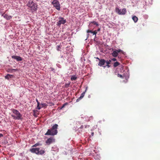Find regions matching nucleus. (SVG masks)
Masks as SVG:
<instances>
[{"instance_id": "nucleus-1", "label": "nucleus", "mask_w": 160, "mask_h": 160, "mask_svg": "<svg viewBox=\"0 0 160 160\" xmlns=\"http://www.w3.org/2000/svg\"><path fill=\"white\" fill-rule=\"evenodd\" d=\"M58 127L57 124H55L50 129L48 130L47 132L45 134L46 135L54 136L56 135L58 132L57 129Z\"/></svg>"}, {"instance_id": "nucleus-2", "label": "nucleus", "mask_w": 160, "mask_h": 160, "mask_svg": "<svg viewBox=\"0 0 160 160\" xmlns=\"http://www.w3.org/2000/svg\"><path fill=\"white\" fill-rule=\"evenodd\" d=\"M12 112L11 116L15 120H21L22 119V114L19 111L15 109H12Z\"/></svg>"}, {"instance_id": "nucleus-3", "label": "nucleus", "mask_w": 160, "mask_h": 160, "mask_svg": "<svg viewBox=\"0 0 160 160\" xmlns=\"http://www.w3.org/2000/svg\"><path fill=\"white\" fill-rule=\"evenodd\" d=\"M27 6L29 9L33 11H34L37 9V5L33 1H29L27 4Z\"/></svg>"}, {"instance_id": "nucleus-4", "label": "nucleus", "mask_w": 160, "mask_h": 160, "mask_svg": "<svg viewBox=\"0 0 160 160\" xmlns=\"http://www.w3.org/2000/svg\"><path fill=\"white\" fill-rule=\"evenodd\" d=\"M115 11L116 12L118 13L119 15H124L127 12L126 9L125 8H123L122 9L121 11L120 9L118 8H116Z\"/></svg>"}, {"instance_id": "nucleus-5", "label": "nucleus", "mask_w": 160, "mask_h": 160, "mask_svg": "<svg viewBox=\"0 0 160 160\" xmlns=\"http://www.w3.org/2000/svg\"><path fill=\"white\" fill-rule=\"evenodd\" d=\"M58 19L59 20L57 23V25L58 26H60L61 24H64L66 22V20L62 17H59Z\"/></svg>"}, {"instance_id": "nucleus-6", "label": "nucleus", "mask_w": 160, "mask_h": 160, "mask_svg": "<svg viewBox=\"0 0 160 160\" xmlns=\"http://www.w3.org/2000/svg\"><path fill=\"white\" fill-rule=\"evenodd\" d=\"M52 4L58 10H60V5L58 1L57 0H54L52 2Z\"/></svg>"}, {"instance_id": "nucleus-7", "label": "nucleus", "mask_w": 160, "mask_h": 160, "mask_svg": "<svg viewBox=\"0 0 160 160\" xmlns=\"http://www.w3.org/2000/svg\"><path fill=\"white\" fill-rule=\"evenodd\" d=\"M40 150L39 148H32L30 149V151L33 153H35L37 155L39 154V150Z\"/></svg>"}, {"instance_id": "nucleus-8", "label": "nucleus", "mask_w": 160, "mask_h": 160, "mask_svg": "<svg viewBox=\"0 0 160 160\" xmlns=\"http://www.w3.org/2000/svg\"><path fill=\"white\" fill-rule=\"evenodd\" d=\"M55 139L53 137H51L48 138L46 141V142L48 145H50L53 142H55Z\"/></svg>"}, {"instance_id": "nucleus-9", "label": "nucleus", "mask_w": 160, "mask_h": 160, "mask_svg": "<svg viewBox=\"0 0 160 160\" xmlns=\"http://www.w3.org/2000/svg\"><path fill=\"white\" fill-rule=\"evenodd\" d=\"M12 58L18 61H22V58L21 57L18 56L12 55Z\"/></svg>"}, {"instance_id": "nucleus-10", "label": "nucleus", "mask_w": 160, "mask_h": 160, "mask_svg": "<svg viewBox=\"0 0 160 160\" xmlns=\"http://www.w3.org/2000/svg\"><path fill=\"white\" fill-rule=\"evenodd\" d=\"M2 16H3L7 20H9L11 19L12 16H11L8 15L7 14L5 13L2 15Z\"/></svg>"}, {"instance_id": "nucleus-11", "label": "nucleus", "mask_w": 160, "mask_h": 160, "mask_svg": "<svg viewBox=\"0 0 160 160\" xmlns=\"http://www.w3.org/2000/svg\"><path fill=\"white\" fill-rule=\"evenodd\" d=\"M105 62V60L104 59H101V60H99V61L98 64V65L100 67H101L102 66V65H104Z\"/></svg>"}, {"instance_id": "nucleus-12", "label": "nucleus", "mask_w": 160, "mask_h": 160, "mask_svg": "<svg viewBox=\"0 0 160 160\" xmlns=\"http://www.w3.org/2000/svg\"><path fill=\"white\" fill-rule=\"evenodd\" d=\"M87 88H86V89L85 90V91L82 93L80 97L79 98H78V99H77V100H76L77 102H79L80 101V100L81 99L84 97V96L85 95V93L87 91Z\"/></svg>"}, {"instance_id": "nucleus-13", "label": "nucleus", "mask_w": 160, "mask_h": 160, "mask_svg": "<svg viewBox=\"0 0 160 160\" xmlns=\"http://www.w3.org/2000/svg\"><path fill=\"white\" fill-rule=\"evenodd\" d=\"M13 77V76L12 75L8 74L5 76V79H9V78H12Z\"/></svg>"}, {"instance_id": "nucleus-14", "label": "nucleus", "mask_w": 160, "mask_h": 160, "mask_svg": "<svg viewBox=\"0 0 160 160\" xmlns=\"http://www.w3.org/2000/svg\"><path fill=\"white\" fill-rule=\"evenodd\" d=\"M112 55L113 57H116L118 56V52H117V51H116L115 50L113 52L112 54Z\"/></svg>"}, {"instance_id": "nucleus-15", "label": "nucleus", "mask_w": 160, "mask_h": 160, "mask_svg": "<svg viewBox=\"0 0 160 160\" xmlns=\"http://www.w3.org/2000/svg\"><path fill=\"white\" fill-rule=\"evenodd\" d=\"M17 70L16 69H8L7 71L8 72H13V71H16Z\"/></svg>"}, {"instance_id": "nucleus-16", "label": "nucleus", "mask_w": 160, "mask_h": 160, "mask_svg": "<svg viewBox=\"0 0 160 160\" xmlns=\"http://www.w3.org/2000/svg\"><path fill=\"white\" fill-rule=\"evenodd\" d=\"M132 19L135 22H137L138 19V18L136 16L133 17L132 18Z\"/></svg>"}, {"instance_id": "nucleus-17", "label": "nucleus", "mask_w": 160, "mask_h": 160, "mask_svg": "<svg viewBox=\"0 0 160 160\" xmlns=\"http://www.w3.org/2000/svg\"><path fill=\"white\" fill-rule=\"evenodd\" d=\"M120 64V63H119L118 62H116L114 63L113 66L114 67H116L118 66Z\"/></svg>"}, {"instance_id": "nucleus-18", "label": "nucleus", "mask_w": 160, "mask_h": 160, "mask_svg": "<svg viewBox=\"0 0 160 160\" xmlns=\"http://www.w3.org/2000/svg\"><path fill=\"white\" fill-rule=\"evenodd\" d=\"M39 154L40 155H42L45 152V151L43 150H39Z\"/></svg>"}, {"instance_id": "nucleus-19", "label": "nucleus", "mask_w": 160, "mask_h": 160, "mask_svg": "<svg viewBox=\"0 0 160 160\" xmlns=\"http://www.w3.org/2000/svg\"><path fill=\"white\" fill-rule=\"evenodd\" d=\"M48 106V105L45 103H42L41 104V106L42 108H46Z\"/></svg>"}, {"instance_id": "nucleus-20", "label": "nucleus", "mask_w": 160, "mask_h": 160, "mask_svg": "<svg viewBox=\"0 0 160 160\" xmlns=\"http://www.w3.org/2000/svg\"><path fill=\"white\" fill-rule=\"evenodd\" d=\"M90 23H92L93 24L96 25V26H98L99 25V24L97 22H96L94 21L90 22Z\"/></svg>"}, {"instance_id": "nucleus-21", "label": "nucleus", "mask_w": 160, "mask_h": 160, "mask_svg": "<svg viewBox=\"0 0 160 160\" xmlns=\"http://www.w3.org/2000/svg\"><path fill=\"white\" fill-rule=\"evenodd\" d=\"M77 78L75 76H72L71 78V81H73L74 80H75Z\"/></svg>"}, {"instance_id": "nucleus-22", "label": "nucleus", "mask_w": 160, "mask_h": 160, "mask_svg": "<svg viewBox=\"0 0 160 160\" xmlns=\"http://www.w3.org/2000/svg\"><path fill=\"white\" fill-rule=\"evenodd\" d=\"M111 60H107L106 61V62L107 64H109L111 63Z\"/></svg>"}, {"instance_id": "nucleus-23", "label": "nucleus", "mask_w": 160, "mask_h": 160, "mask_svg": "<svg viewBox=\"0 0 160 160\" xmlns=\"http://www.w3.org/2000/svg\"><path fill=\"white\" fill-rule=\"evenodd\" d=\"M118 77L122 78H123V77L122 75L119 74H118Z\"/></svg>"}, {"instance_id": "nucleus-24", "label": "nucleus", "mask_w": 160, "mask_h": 160, "mask_svg": "<svg viewBox=\"0 0 160 160\" xmlns=\"http://www.w3.org/2000/svg\"><path fill=\"white\" fill-rule=\"evenodd\" d=\"M39 145H40V144H39L38 143H37L33 145L32 146V147H37V146H39Z\"/></svg>"}, {"instance_id": "nucleus-25", "label": "nucleus", "mask_w": 160, "mask_h": 160, "mask_svg": "<svg viewBox=\"0 0 160 160\" xmlns=\"http://www.w3.org/2000/svg\"><path fill=\"white\" fill-rule=\"evenodd\" d=\"M67 104V103H65L61 107V108H60V109H62L64 107L66 106V105Z\"/></svg>"}, {"instance_id": "nucleus-26", "label": "nucleus", "mask_w": 160, "mask_h": 160, "mask_svg": "<svg viewBox=\"0 0 160 160\" xmlns=\"http://www.w3.org/2000/svg\"><path fill=\"white\" fill-rule=\"evenodd\" d=\"M116 50V51H117V52H118V53L119 52H121L122 51L120 49H118V50Z\"/></svg>"}, {"instance_id": "nucleus-27", "label": "nucleus", "mask_w": 160, "mask_h": 160, "mask_svg": "<svg viewBox=\"0 0 160 160\" xmlns=\"http://www.w3.org/2000/svg\"><path fill=\"white\" fill-rule=\"evenodd\" d=\"M93 32L91 30H88L87 31V32L88 33L89 32L92 33Z\"/></svg>"}, {"instance_id": "nucleus-28", "label": "nucleus", "mask_w": 160, "mask_h": 160, "mask_svg": "<svg viewBox=\"0 0 160 160\" xmlns=\"http://www.w3.org/2000/svg\"><path fill=\"white\" fill-rule=\"evenodd\" d=\"M97 33V31L96 30H95L92 33L93 34L95 35V37L96 36V34Z\"/></svg>"}, {"instance_id": "nucleus-29", "label": "nucleus", "mask_w": 160, "mask_h": 160, "mask_svg": "<svg viewBox=\"0 0 160 160\" xmlns=\"http://www.w3.org/2000/svg\"><path fill=\"white\" fill-rule=\"evenodd\" d=\"M42 108L41 107V106H38L37 105V108L38 109V110H40L41 108Z\"/></svg>"}, {"instance_id": "nucleus-30", "label": "nucleus", "mask_w": 160, "mask_h": 160, "mask_svg": "<svg viewBox=\"0 0 160 160\" xmlns=\"http://www.w3.org/2000/svg\"><path fill=\"white\" fill-rule=\"evenodd\" d=\"M61 48V47H60V46H58V48L57 49V50L58 51H60L59 48Z\"/></svg>"}, {"instance_id": "nucleus-31", "label": "nucleus", "mask_w": 160, "mask_h": 160, "mask_svg": "<svg viewBox=\"0 0 160 160\" xmlns=\"http://www.w3.org/2000/svg\"><path fill=\"white\" fill-rule=\"evenodd\" d=\"M112 60L113 61H116L117 60L115 58H113L112 59Z\"/></svg>"}, {"instance_id": "nucleus-32", "label": "nucleus", "mask_w": 160, "mask_h": 160, "mask_svg": "<svg viewBox=\"0 0 160 160\" xmlns=\"http://www.w3.org/2000/svg\"><path fill=\"white\" fill-rule=\"evenodd\" d=\"M33 113H34V114H33V115L34 116H35V112H36V111L35 110H34L33 111Z\"/></svg>"}, {"instance_id": "nucleus-33", "label": "nucleus", "mask_w": 160, "mask_h": 160, "mask_svg": "<svg viewBox=\"0 0 160 160\" xmlns=\"http://www.w3.org/2000/svg\"><path fill=\"white\" fill-rule=\"evenodd\" d=\"M3 136V135L2 133H0V138Z\"/></svg>"}, {"instance_id": "nucleus-34", "label": "nucleus", "mask_w": 160, "mask_h": 160, "mask_svg": "<svg viewBox=\"0 0 160 160\" xmlns=\"http://www.w3.org/2000/svg\"><path fill=\"white\" fill-rule=\"evenodd\" d=\"M100 30V28H98V30H97V32H99V31Z\"/></svg>"}, {"instance_id": "nucleus-35", "label": "nucleus", "mask_w": 160, "mask_h": 160, "mask_svg": "<svg viewBox=\"0 0 160 160\" xmlns=\"http://www.w3.org/2000/svg\"><path fill=\"white\" fill-rule=\"evenodd\" d=\"M83 127V125H81L80 127V128H82Z\"/></svg>"}, {"instance_id": "nucleus-36", "label": "nucleus", "mask_w": 160, "mask_h": 160, "mask_svg": "<svg viewBox=\"0 0 160 160\" xmlns=\"http://www.w3.org/2000/svg\"><path fill=\"white\" fill-rule=\"evenodd\" d=\"M106 66H107L108 68H109L110 67V66L109 65V64H107Z\"/></svg>"}, {"instance_id": "nucleus-37", "label": "nucleus", "mask_w": 160, "mask_h": 160, "mask_svg": "<svg viewBox=\"0 0 160 160\" xmlns=\"http://www.w3.org/2000/svg\"><path fill=\"white\" fill-rule=\"evenodd\" d=\"M37 105L39 106L40 105V103L39 102H38L37 103Z\"/></svg>"}, {"instance_id": "nucleus-38", "label": "nucleus", "mask_w": 160, "mask_h": 160, "mask_svg": "<svg viewBox=\"0 0 160 160\" xmlns=\"http://www.w3.org/2000/svg\"><path fill=\"white\" fill-rule=\"evenodd\" d=\"M93 135H94V132H92L91 133V135L93 136Z\"/></svg>"}, {"instance_id": "nucleus-39", "label": "nucleus", "mask_w": 160, "mask_h": 160, "mask_svg": "<svg viewBox=\"0 0 160 160\" xmlns=\"http://www.w3.org/2000/svg\"><path fill=\"white\" fill-rule=\"evenodd\" d=\"M97 58V59H98V60L99 61V60H101V59H100L99 58Z\"/></svg>"}, {"instance_id": "nucleus-40", "label": "nucleus", "mask_w": 160, "mask_h": 160, "mask_svg": "<svg viewBox=\"0 0 160 160\" xmlns=\"http://www.w3.org/2000/svg\"><path fill=\"white\" fill-rule=\"evenodd\" d=\"M36 101H37V103H38V102H39L38 101V100L37 99H36Z\"/></svg>"}, {"instance_id": "nucleus-41", "label": "nucleus", "mask_w": 160, "mask_h": 160, "mask_svg": "<svg viewBox=\"0 0 160 160\" xmlns=\"http://www.w3.org/2000/svg\"><path fill=\"white\" fill-rule=\"evenodd\" d=\"M89 35V34H87L88 37Z\"/></svg>"}, {"instance_id": "nucleus-42", "label": "nucleus", "mask_w": 160, "mask_h": 160, "mask_svg": "<svg viewBox=\"0 0 160 160\" xmlns=\"http://www.w3.org/2000/svg\"><path fill=\"white\" fill-rule=\"evenodd\" d=\"M106 67V66H104V68H105Z\"/></svg>"}]
</instances>
